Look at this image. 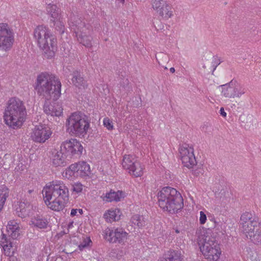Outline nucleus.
I'll use <instances>...</instances> for the list:
<instances>
[{"instance_id":"f03ea898","label":"nucleus","mask_w":261,"mask_h":261,"mask_svg":"<svg viewBox=\"0 0 261 261\" xmlns=\"http://www.w3.org/2000/svg\"><path fill=\"white\" fill-rule=\"evenodd\" d=\"M62 84L58 77L48 72H41L36 77L34 88L37 94L46 100H58L61 95Z\"/></svg>"},{"instance_id":"4be33fe9","label":"nucleus","mask_w":261,"mask_h":261,"mask_svg":"<svg viewBox=\"0 0 261 261\" xmlns=\"http://www.w3.org/2000/svg\"><path fill=\"white\" fill-rule=\"evenodd\" d=\"M182 256L181 252L178 250H169L160 257L159 261H182Z\"/></svg>"},{"instance_id":"6ab92c4d","label":"nucleus","mask_w":261,"mask_h":261,"mask_svg":"<svg viewBox=\"0 0 261 261\" xmlns=\"http://www.w3.org/2000/svg\"><path fill=\"white\" fill-rule=\"evenodd\" d=\"M44 113L53 117L60 118L63 115V108L61 103L54 102L48 104L46 103L43 107Z\"/></svg>"},{"instance_id":"473e14b6","label":"nucleus","mask_w":261,"mask_h":261,"mask_svg":"<svg viewBox=\"0 0 261 261\" xmlns=\"http://www.w3.org/2000/svg\"><path fill=\"white\" fill-rule=\"evenodd\" d=\"M103 125L109 130H112L114 128L112 120L108 117H105L103 118Z\"/></svg>"},{"instance_id":"2eb2a0df","label":"nucleus","mask_w":261,"mask_h":261,"mask_svg":"<svg viewBox=\"0 0 261 261\" xmlns=\"http://www.w3.org/2000/svg\"><path fill=\"white\" fill-rule=\"evenodd\" d=\"M258 218L254 213L246 212L241 216L239 226L244 234L255 230L258 227Z\"/></svg>"},{"instance_id":"2f4dec72","label":"nucleus","mask_w":261,"mask_h":261,"mask_svg":"<svg viewBox=\"0 0 261 261\" xmlns=\"http://www.w3.org/2000/svg\"><path fill=\"white\" fill-rule=\"evenodd\" d=\"M48 222L45 219L40 217H35L32 219L30 225L32 226L36 227L39 228H46Z\"/></svg>"},{"instance_id":"f3484780","label":"nucleus","mask_w":261,"mask_h":261,"mask_svg":"<svg viewBox=\"0 0 261 261\" xmlns=\"http://www.w3.org/2000/svg\"><path fill=\"white\" fill-rule=\"evenodd\" d=\"M52 131L45 125L39 124L35 126L30 135L32 140L36 143H44L51 136Z\"/></svg>"},{"instance_id":"f257e3e1","label":"nucleus","mask_w":261,"mask_h":261,"mask_svg":"<svg viewBox=\"0 0 261 261\" xmlns=\"http://www.w3.org/2000/svg\"><path fill=\"white\" fill-rule=\"evenodd\" d=\"M42 193L45 205L55 212L62 211L69 202V189L61 180H54L46 184Z\"/></svg>"},{"instance_id":"f8f14e48","label":"nucleus","mask_w":261,"mask_h":261,"mask_svg":"<svg viewBox=\"0 0 261 261\" xmlns=\"http://www.w3.org/2000/svg\"><path fill=\"white\" fill-rule=\"evenodd\" d=\"M122 166L129 174L135 177H141L144 173V167L137 161L134 155L125 154L123 156Z\"/></svg>"},{"instance_id":"ea45409f","label":"nucleus","mask_w":261,"mask_h":261,"mask_svg":"<svg viewBox=\"0 0 261 261\" xmlns=\"http://www.w3.org/2000/svg\"><path fill=\"white\" fill-rule=\"evenodd\" d=\"M211 221L214 223V228H215L216 230H220L222 228V225L217 222L215 219H213L211 220Z\"/></svg>"},{"instance_id":"09e8293b","label":"nucleus","mask_w":261,"mask_h":261,"mask_svg":"<svg viewBox=\"0 0 261 261\" xmlns=\"http://www.w3.org/2000/svg\"><path fill=\"white\" fill-rule=\"evenodd\" d=\"M121 2H124V0H120Z\"/></svg>"},{"instance_id":"f704fd0d","label":"nucleus","mask_w":261,"mask_h":261,"mask_svg":"<svg viewBox=\"0 0 261 261\" xmlns=\"http://www.w3.org/2000/svg\"><path fill=\"white\" fill-rule=\"evenodd\" d=\"M11 242H12L10 239H8L6 234L3 233L1 235L0 238V244L3 248L6 246L7 245H8V244L11 243Z\"/></svg>"},{"instance_id":"20e7f679","label":"nucleus","mask_w":261,"mask_h":261,"mask_svg":"<svg viewBox=\"0 0 261 261\" xmlns=\"http://www.w3.org/2000/svg\"><path fill=\"white\" fill-rule=\"evenodd\" d=\"M33 38L44 58L51 59L55 57L57 50V40L47 27L37 26L33 32Z\"/></svg>"},{"instance_id":"9b49d317","label":"nucleus","mask_w":261,"mask_h":261,"mask_svg":"<svg viewBox=\"0 0 261 261\" xmlns=\"http://www.w3.org/2000/svg\"><path fill=\"white\" fill-rule=\"evenodd\" d=\"M14 42L12 29L6 23H0V50L7 52L11 50Z\"/></svg>"},{"instance_id":"7c9ffc66","label":"nucleus","mask_w":261,"mask_h":261,"mask_svg":"<svg viewBox=\"0 0 261 261\" xmlns=\"http://www.w3.org/2000/svg\"><path fill=\"white\" fill-rule=\"evenodd\" d=\"M72 81L73 84L80 89H84L87 87L86 81L79 74L74 75Z\"/></svg>"},{"instance_id":"dca6fc26","label":"nucleus","mask_w":261,"mask_h":261,"mask_svg":"<svg viewBox=\"0 0 261 261\" xmlns=\"http://www.w3.org/2000/svg\"><path fill=\"white\" fill-rule=\"evenodd\" d=\"M46 10L56 29L63 33L64 25L60 9L56 5L49 4L46 6Z\"/></svg>"},{"instance_id":"6e6552de","label":"nucleus","mask_w":261,"mask_h":261,"mask_svg":"<svg viewBox=\"0 0 261 261\" xmlns=\"http://www.w3.org/2000/svg\"><path fill=\"white\" fill-rule=\"evenodd\" d=\"M69 25L80 43L87 47H92V30L90 25L86 24L81 18L73 16L70 18Z\"/></svg>"},{"instance_id":"a19ab883","label":"nucleus","mask_w":261,"mask_h":261,"mask_svg":"<svg viewBox=\"0 0 261 261\" xmlns=\"http://www.w3.org/2000/svg\"><path fill=\"white\" fill-rule=\"evenodd\" d=\"M24 165L22 164V163H21L16 167L15 170L17 171H22L24 169Z\"/></svg>"},{"instance_id":"412c9836","label":"nucleus","mask_w":261,"mask_h":261,"mask_svg":"<svg viewBox=\"0 0 261 261\" xmlns=\"http://www.w3.org/2000/svg\"><path fill=\"white\" fill-rule=\"evenodd\" d=\"M122 214V212L119 208L113 207L106 211L103 217L106 222L112 223L119 221Z\"/></svg>"},{"instance_id":"c85d7f7f","label":"nucleus","mask_w":261,"mask_h":261,"mask_svg":"<svg viewBox=\"0 0 261 261\" xmlns=\"http://www.w3.org/2000/svg\"><path fill=\"white\" fill-rule=\"evenodd\" d=\"M130 222L135 228H141L146 225V221L143 216L135 214L130 219Z\"/></svg>"},{"instance_id":"b1692460","label":"nucleus","mask_w":261,"mask_h":261,"mask_svg":"<svg viewBox=\"0 0 261 261\" xmlns=\"http://www.w3.org/2000/svg\"><path fill=\"white\" fill-rule=\"evenodd\" d=\"M51 164L55 167H64L66 165L65 158L61 150L53 153L51 159Z\"/></svg>"},{"instance_id":"49530a36","label":"nucleus","mask_w":261,"mask_h":261,"mask_svg":"<svg viewBox=\"0 0 261 261\" xmlns=\"http://www.w3.org/2000/svg\"><path fill=\"white\" fill-rule=\"evenodd\" d=\"M175 231L176 233H179L180 232V231L177 228L175 229Z\"/></svg>"},{"instance_id":"c756f323","label":"nucleus","mask_w":261,"mask_h":261,"mask_svg":"<svg viewBox=\"0 0 261 261\" xmlns=\"http://www.w3.org/2000/svg\"><path fill=\"white\" fill-rule=\"evenodd\" d=\"M9 189L5 185L0 186V212L3 208L7 198L9 196Z\"/></svg>"},{"instance_id":"ddd939ff","label":"nucleus","mask_w":261,"mask_h":261,"mask_svg":"<svg viewBox=\"0 0 261 261\" xmlns=\"http://www.w3.org/2000/svg\"><path fill=\"white\" fill-rule=\"evenodd\" d=\"M104 239L110 243L124 244L129 234L122 227H107L103 231Z\"/></svg>"},{"instance_id":"72a5a7b5","label":"nucleus","mask_w":261,"mask_h":261,"mask_svg":"<svg viewBox=\"0 0 261 261\" xmlns=\"http://www.w3.org/2000/svg\"><path fill=\"white\" fill-rule=\"evenodd\" d=\"M83 185L79 182H74L72 185V190L73 192H75L76 193H81L83 191Z\"/></svg>"},{"instance_id":"a878e982","label":"nucleus","mask_w":261,"mask_h":261,"mask_svg":"<svg viewBox=\"0 0 261 261\" xmlns=\"http://www.w3.org/2000/svg\"><path fill=\"white\" fill-rule=\"evenodd\" d=\"M78 176L85 177L89 176L91 173L90 165L85 162H79L74 163Z\"/></svg>"},{"instance_id":"4c0bfd02","label":"nucleus","mask_w":261,"mask_h":261,"mask_svg":"<svg viewBox=\"0 0 261 261\" xmlns=\"http://www.w3.org/2000/svg\"><path fill=\"white\" fill-rule=\"evenodd\" d=\"M83 214V211L81 208H72L71 210L70 216L71 217L81 216Z\"/></svg>"},{"instance_id":"37998d69","label":"nucleus","mask_w":261,"mask_h":261,"mask_svg":"<svg viewBox=\"0 0 261 261\" xmlns=\"http://www.w3.org/2000/svg\"><path fill=\"white\" fill-rule=\"evenodd\" d=\"M220 114L223 117H226V113L225 112L223 108H221L220 110Z\"/></svg>"},{"instance_id":"a211bd4d","label":"nucleus","mask_w":261,"mask_h":261,"mask_svg":"<svg viewBox=\"0 0 261 261\" xmlns=\"http://www.w3.org/2000/svg\"><path fill=\"white\" fill-rule=\"evenodd\" d=\"M83 147L76 139H71L64 141L61 145V150L67 155L80 156L83 152Z\"/></svg>"},{"instance_id":"c9c22d12","label":"nucleus","mask_w":261,"mask_h":261,"mask_svg":"<svg viewBox=\"0 0 261 261\" xmlns=\"http://www.w3.org/2000/svg\"><path fill=\"white\" fill-rule=\"evenodd\" d=\"M91 243V240L90 238L87 237L85 238L81 244L79 245V248L80 250H83L85 248L89 247Z\"/></svg>"},{"instance_id":"aec40b11","label":"nucleus","mask_w":261,"mask_h":261,"mask_svg":"<svg viewBox=\"0 0 261 261\" xmlns=\"http://www.w3.org/2000/svg\"><path fill=\"white\" fill-rule=\"evenodd\" d=\"M125 197V193L122 191H115L111 190L108 192L103 193L101 196V198L103 201L106 202H111L113 201H120Z\"/></svg>"},{"instance_id":"bb28decb","label":"nucleus","mask_w":261,"mask_h":261,"mask_svg":"<svg viewBox=\"0 0 261 261\" xmlns=\"http://www.w3.org/2000/svg\"><path fill=\"white\" fill-rule=\"evenodd\" d=\"M62 176L65 179L69 180H73L76 178L78 174L75 164H71L65 169L62 173Z\"/></svg>"},{"instance_id":"1a4fd4ad","label":"nucleus","mask_w":261,"mask_h":261,"mask_svg":"<svg viewBox=\"0 0 261 261\" xmlns=\"http://www.w3.org/2000/svg\"><path fill=\"white\" fill-rule=\"evenodd\" d=\"M151 8L156 15L163 20H168L174 16L172 5L167 0H151Z\"/></svg>"},{"instance_id":"5701e85b","label":"nucleus","mask_w":261,"mask_h":261,"mask_svg":"<svg viewBox=\"0 0 261 261\" xmlns=\"http://www.w3.org/2000/svg\"><path fill=\"white\" fill-rule=\"evenodd\" d=\"M15 208L17 215L19 217L24 218L29 216L32 206L28 203L18 202L17 204L15 205Z\"/></svg>"},{"instance_id":"423d86ee","label":"nucleus","mask_w":261,"mask_h":261,"mask_svg":"<svg viewBox=\"0 0 261 261\" xmlns=\"http://www.w3.org/2000/svg\"><path fill=\"white\" fill-rule=\"evenodd\" d=\"M213 234L212 229H206L198 242L200 252L208 261H218L222 255L220 244Z\"/></svg>"},{"instance_id":"58836bf2","label":"nucleus","mask_w":261,"mask_h":261,"mask_svg":"<svg viewBox=\"0 0 261 261\" xmlns=\"http://www.w3.org/2000/svg\"><path fill=\"white\" fill-rule=\"evenodd\" d=\"M200 217H199V223L201 225H203L205 223L207 220V217L206 214L203 211H200L199 212Z\"/></svg>"},{"instance_id":"7ed1b4c3","label":"nucleus","mask_w":261,"mask_h":261,"mask_svg":"<svg viewBox=\"0 0 261 261\" xmlns=\"http://www.w3.org/2000/svg\"><path fill=\"white\" fill-rule=\"evenodd\" d=\"M27 112L24 102L17 97H12L7 102L3 113L5 123L12 129L20 128L26 120Z\"/></svg>"},{"instance_id":"393cba45","label":"nucleus","mask_w":261,"mask_h":261,"mask_svg":"<svg viewBox=\"0 0 261 261\" xmlns=\"http://www.w3.org/2000/svg\"><path fill=\"white\" fill-rule=\"evenodd\" d=\"M20 226L15 220H11L8 222L7 226V230L13 239H16L20 234Z\"/></svg>"},{"instance_id":"a18cd8bd","label":"nucleus","mask_w":261,"mask_h":261,"mask_svg":"<svg viewBox=\"0 0 261 261\" xmlns=\"http://www.w3.org/2000/svg\"><path fill=\"white\" fill-rule=\"evenodd\" d=\"M170 71L171 72V73H174L175 72V69L173 67H171L170 68Z\"/></svg>"},{"instance_id":"cd10ccee","label":"nucleus","mask_w":261,"mask_h":261,"mask_svg":"<svg viewBox=\"0 0 261 261\" xmlns=\"http://www.w3.org/2000/svg\"><path fill=\"white\" fill-rule=\"evenodd\" d=\"M245 235L253 244H261V230L258 227H257L255 230L251 231L250 233Z\"/></svg>"},{"instance_id":"9d476101","label":"nucleus","mask_w":261,"mask_h":261,"mask_svg":"<svg viewBox=\"0 0 261 261\" xmlns=\"http://www.w3.org/2000/svg\"><path fill=\"white\" fill-rule=\"evenodd\" d=\"M219 88H221V95L229 99L240 98L247 91L246 88L234 80L220 86Z\"/></svg>"},{"instance_id":"de8ad7c7","label":"nucleus","mask_w":261,"mask_h":261,"mask_svg":"<svg viewBox=\"0 0 261 261\" xmlns=\"http://www.w3.org/2000/svg\"><path fill=\"white\" fill-rule=\"evenodd\" d=\"M32 191H33V190H29L28 191V192L30 194V193H31L32 192Z\"/></svg>"},{"instance_id":"79ce46f5","label":"nucleus","mask_w":261,"mask_h":261,"mask_svg":"<svg viewBox=\"0 0 261 261\" xmlns=\"http://www.w3.org/2000/svg\"><path fill=\"white\" fill-rule=\"evenodd\" d=\"M202 170L200 169L199 170H194L193 171V174L194 175L196 176H198L200 174H202Z\"/></svg>"},{"instance_id":"4468645a","label":"nucleus","mask_w":261,"mask_h":261,"mask_svg":"<svg viewBox=\"0 0 261 261\" xmlns=\"http://www.w3.org/2000/svg\"><path fill=\"white\" fill-rule=\"evenodd\" d=\"M178 151L181 163L184 167L191 169L196 165L194 149L192 146L182 144L180 145Z\"/></svg>"},{"instance_id":"c03bdc74","label":"nucleus","mask_w":261,"mask_h":261,"mask_svg":"<svg viewBox=\"0 0 261 261\" xmlns=\"http://www.w3.org/2000/svg\"><path fill=\"white\" fill-rule=\"evenodd\" d=\"M215 60H216V59H215ZM212 63H213V66L214 67V70H215L216 69L217 66L220 64V62L215 61H213L212 62Z\"/></svg>"},{"instance_id":"39448f33","label":"nucleus","mask_w":261,"mask_h":261,"mask_svg":"<svg viewBox=\"0 0 261 261\" xmlns=\"http://www.w3.org/2000/svg\"><path fill=\"white\" fill-rule=\"evenodd\" d=\"M158 204L165 213L176 214L184 207V199L176 189L165 187L157 193Z\"/></svg>"},{"instance_id":"0eeeda50","label":"nucleus","mask_w":261,"mask_h":261,"mask_svg":"<svg viewBox=\"0 0 261 261\" xmlns=\"http://www.w3.org/2000/svg\"><path fill=\"white\" fill-rule=\"evenodd\" d=\"M67 131L71 135L85 137L90 129L88 117L80 112H74L67 118L65 123Z\"/></svg>"},{"instance_id":"e433bc0d","label":"nucleus","mask_w":261,"mask_h":261,"mask_svg":"<svg viewBox=\"0 0 261 261\" xmlns=\"http://www.w3.org/2000/svg\"><path fill=\"white\" fill-rule=\"evenodd\" d=\"M12 243L8 244V245L3 248L4 253L6 255L10 256L13 255V251L12 250Z\"/></svg>"}]
</instances>
